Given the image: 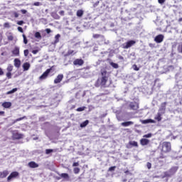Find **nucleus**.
I'll return each mask as SVG.
<instances>
[{
  "label": "nucleus",
  "mask_w": 182,
  "mask_h": 182,
  "mask_svg": "<svg viewBox=\"0 0 182 182\" xmlns=\"http://www.w3.org/2000/svg\"><path fill=\"white\" fill-rule=\"evenodd\" d=\"M100 75L101 76L97 78L95 83V87H110V85H112V80H110L109 74H107V70L105 69L101 70Z\"/></svg>",
  "instance_id": "1"
},
{
  "label": "nucleus",
  "mask_w": 182,
  "mask_h": 182,
  "mask_svg": "<svg viewBox=\"0 0 182 182\" xmlns=\"http://www.w3.org/2000/svg\"><path fill=\"white\" fill-rule=\"evenodd\" d=\"M161 153H170L171 151V143L164 141L161 144Z\"/></svg>",
  "instance_id": "2"
},
{
  "label": "nucleus",
  "mask_w": 182,
  "mask_h": 182,
  "mask_svg": "<svg viewBox=\"0 0 182 182\" xmlns=\"http://www.w3.org/2000/svg\"><path fill=\"white\" fill-rule=\"evenodd\" d=\"M55 70V65L51 66L50 68L47 69L40 77L39 80H45L48 79V77L49 76V73L50 72Z\"/></svg>",
  "instance_id": "3"
},
{
  "label": "nucleus",
  "mask_w": 182,
  "mask_h": 182,
  "mask_svg": "<svg viewBox=\"0 0 182 182\" xmlns=\"http://www.w3.org/2000/svg\"><path fill=\"white\" fill-rule=\"evenodd\" d=\"M7 73H6V76L7 79H12V70H14V65L9 64L6 68Z\"/></svg>",
  "instance_id": "4"
},
{
  "label": "nucleus",
  "mask_w": 182,
  "mask_h": 182,
  "mask_svg": "<svg viewBox=\"0 0 182 182\" xmlns=\"http://www.w3.org/2000/svg\"><path fill=\"white\" fill-rule=\"evenodd\" d=\"M133 45H136V41L133 40H130L127 41V43L123 44V49H129V48H132Z\"/></svg>",
  "instance_id": "5"
},
{
  "label": "nucleus",
  "mask_w": 182,
  "mask_h": 182,
  "mask_svg": "<svg viewBox=\"0 0 182 182\" xmlns=\"http://www.w3.org/2000/svg\"><path fill=\"white\" fill-rule=\"evenodd\" d=\"M18 176H19V172H18V171H13L7 177V181H11V180H13V178H17V177Z\"/></svg>",
  "instance_id": "6"
},
{
  "label": "nucleus",
  "mask_w": 182,
  "mask_h": 182,
  "mask_svg": "<svg viewBox=\"0 0 182 182\" xmlns=\"http://www.w3.org/2000/svg\"><path fill=\"white\" fill-rule=\"evenodd\" d=\"M129 107L130 110H139V104L136 102H130Z\"/></svg>",
  "instance_id": "7"
},
{
  "label": "nucleus",
  "mask_w": 182,
  "mask_h": 182,
  "mask_svg": "<svg viewBox=\"0 0 182 182\" xmlns=\"http://www.w3.org/2000/svg\"><path fill=\"white\" fill-rule=\"evenodd\" d=\"M154 41L156 43H161V42L164 41V36L163 34H159L155 37Z\"/></svg>",
  "instance_id": "8"
},
{
  "label": "nucleus",
  "mask_w": 182,
  "mask_h": 182,
  "mask_svg": "<svg viewBox=\"0 0 182 182\" xmlns=\"http://www.w3.org/2000/svg\"><path fill=\"white\" fill-rule=\"evenodd\" d=\"M127 147V149H132V147H139V144L136 141H130Z\"/></svg>",
  "instance_id": "9"
},
{
  "label": "nucleus",
  "mask_w": 182,
  "mask_h": 182,
  "mask_svg": "<svg viewBox=\"0 0 182 182\" xmlns=\"http://www.w3.org/2000/svg\"><path fill=\"white\" fill-rule=\"evenodd\" d=\"M85 63V61L82 59L77 58L73 61V65L75 66H82Z\"/></svg>",
  "instance_id": "10"
},
{
  "label": "nucleus",
  "mask_w": 182,
  "mask_h": 182,
  "mask_svg": "<svg viewBox=\"0 0 182 182\" xmlns=\"http://www.w3.org/2000/svg\"><path fill=\"white\" fill-rule=\"evenodd\" d=\"M63 80V74H59L56 78L54 80V83L58 85V83H60L61 80Z\"/></svg>",
  "instance_id": "11"
},
{
  "label": "nucleus",
  "mask_w": 182,
  "mask_h": 182,
  "mask_svg": "<svg viewBox=\"0 0 182 182\" xmlns=\"http://www.w3.org/2000/svg\"><path fill=\"white\" fill-rule=\"evenodd\" d=\"M23 135L22 134H19L18 132L13 134L14 140H19L21 139H23Z\"/></svg>",
  "instance_id": "12"
},
{
  "label": "nucleus",
  "mask_w": 182,
  "mask_h": 182,
  "mask_svg": "<svg viewBox=\"0 0 182 182\" xmlns=\"http://www.w3.org/2000/svg\"><path fill=\"white\" fill-rule=\"evenodd\" d=\"M28 167H30V168H38V167H39V164H38L35 161H31L28 164Z\"/></svg>",
  "instance_id": "13"
},
{
  "label": "nucleus",
  "mask_w": 182,
  "mask_h": 182,
  "mask_svg": "<svg viewBox=\"0 0 182 182\" xmlns=\"http://www.w3.org/2000/svg\"><path fill=\"white\" fill-rule=\"evenodd\" d=\"M177 170H178V167L173 166L168 171H169L171 176H174L175 173H177Z\"/></svg>",
  "instance_id": "14"
},
{
  "label": "nucleus",
  "mask_w": 182,
  "mask_h": 182,
  "mask_svg": "<svg viewBox=\"0 0 182 182\" xmlns=\"http://www.w3.org/2000/svg\"><path fill=\"white\" fill-rule=\"evenodd\" d=\"M132 124H134V122L132 121H128L121 123V126H122L123 127H129V126H132Z\"/></svg>",
  "instance_id": "15"
},
{
  "label": "nucleus",
  "mask_w": 182,
  "mask_h": 182,
  "mask_svg": "<svg viewBox=\"0 0 182 182\" xmlns=\"http://www.w3.org/2000/svg\"><path fill=\"white\" fill-rule=\"evenodd\" d=\"M11 53L14 56H19V47L16 46L11 51Z\"/></svg>",
  "instance_id": "16"
},
{
  "label": "nucleus",
  "mask_w": 182,
  "mask_h": 182,
  "mask_svg": "<svg viewBox=\"0 0 182 182\" xmlns=\"http://www.w3.org/2000/svg\"><path fill=\"white\" fill-rule=\"evenodd\" d=\"M149 143H150V140L147 139H140V144L141 146H147V144H149Z\"/></svg>",
  "instance_id": "17"
},
{
  "label": "nucleus",
  "mask_w": 182,
  "mask_h": 182,
  "mask_svg": "<svg viewBox=\"0 0 182 182\" xmlns=\"http://www.w3.org/2000/svg\"><path fill=\"white\" fill-rule=\"evenodd\" d=\"M141 122L142 123V124H147L149 123H156V121L154 119H148L141 120Z\"/></svg>",
  "instance_id": "18"
},
{
  "label": "nucleus",
  "mask_w": 182,
  "mask_h": 182,
  "mask_svg": "<svg viewBox=\"0 0 182 182\" xmlns=\"http://www.w3.org/2000/svg\"><path fill=\"white\" fill-rule=\"evenodd\" d=\"M9 174L8 170L0 171V178H5Z\"/></svg>",
  "instance_id": "19"
},
{
  "label": "nucleus",
  "mask_w": 182,
  "mask_h": 182,
  "mask_svg": "<svg viewBox=\"0 0 182 182\" xmlns=\"http://www.w3.org/2000/svg\"><path fill=\"white\" fill-rule=\"evenodd\" d=\"M2 106L4 109H9L12 106V103L11 102H4L2 103Z\"/></svg>",
  "instance_id": "20"
},
{
  "label": "nucleus",
  "mask_w": 182,
  "mask_h": 182,
  "mask_svg": "<svg viewBox=\"0 0 182 182\" xmlns=\"http://www.w3.org/2000/svg\"><path fill=\"white\" fill-rule=\"evenodd\" d=\"M30 68H31V64L29 63H24L23 64V69L24 71L29 70Z\"/></svg>",
  "instance_id": "21"
},
{
  "label": "nucleus",
  "mask_w": 182,
  "mask_h": 182,
  "mask_svg": "<svg viewBox=\"0 0 182 182\" xmlns=\"http://www.w3.org/2000/svg\"><path fill=\"white\" fill-rule=\"evenodd\" d=\"M14 66L16 68H21V60L18 58L14 59Z\"/></svg>",
  "instance_id": "22"
},
{
  "label": "nucleus",
  "mask_w": 182,
  "mask_h": 182,
  "mask_svg": "<svg viewBox=\"0 0 182 182\" xmlns=\"http://www.w3.org/2000/svg\"><path fill=\"white\" fill-rule=\"evenodd\" d=\"M161 114H160V112H158L156 116L154 117L155 120H157V122H161Z\"/></svg>",
  "instance_id": "23"
},
{
  "label": "nucleus",
  "mask_w": 182,
  "mask_h": 182,
  "mask_svg": "<svg viewBox=\"0 0 182 182\" xmlns=\"http://www.w3.org/2000/svg\"><path fill=\"white\" fill-rule=\"evenodd\" d=\"M60 177L62 178H65V180H68L69 181V174L66 173H63L60 174Z\"/></svg>",
  "instance_id": "24"
},
{
  "label": "nucleus",
  "mask_w": 182,
  "mask_h": 182,
  "mask_svg": "<svg viewBox=\"0 0 182 182\" xmlns=\"http://www.w3.org/2000/svg\"><path fill=\"white\" fill-rule=\"evenodd\" d=\"M83 14H84V11L82 9L77 11V16H78V18H82V16H83Z\"/></svg>",
  "instance_id": "25"
},
{
  "label": "nucleus",
  "mask_w": 182,
  "mask_h": 182,
  "mask_svg": "<svg viewBox=\"0 0 182 182\" xmlns=\"http://www.w3.org/2000/svg\"><path fill=\"white\" fill-rule=\"evenodd\" d=\"M109 65L114 68V69H118L119 68V64L116 63H113V62H111L109 63Z\"/></svg>",
  "instance_id": "26"
},
{
  "label": "nucleus",
  "mask_w": 182,
  "mask_h": 182,
  "mask_svg": "<svg viewBox=\"0 0 182 182\" xmlns=\"http://www.w3.org/2000/svg\"><path fill=\"white\" fill-rule=\"evenodd\" d=\"M75 50H69L67 53L65 55V56H70V55H75Z\"/></svg>",
  "instance_id": "27"
},
{
  "label": "nucleus",
  "mask_w": 182,
  "mask_h": 182,
  "mask_svg": "<svg viewBox=\"0 0 182 182\" xmlns=\"http://www.w3.org/2000/svg\"><path fill=\"white\" fill-rule=\"evenodd\" d=\"M166 177H171V174L170 173V172L168 171H165L164 173V176H163L162 178H166Z\"/></svg>",
  "instance_id": "28"
},
{
  "label": "nucleus",
  "mask_w": 182,
  "mask_h": 182,
  "mask_svg": "<svg viewBox=\"0 0 182 182\" xmlns=\"http://www.w3.org/2000/svg\"><path fill=\"white\" fill-rule=\"evenodd\" d=\"M89 124V120H85L80 124V127H86Z\"/></svg>",
  "instance_id": "29"
},
{
  "label": "nucleus",
  "mask_w": 182,
  "mask_h": 182,
  "mask_svg": "<svg viewBox=\"0 0 182 182\" xmlns=\"http://www.w3.org/2000/svg\"><path fill=\"white\" fill-rule=\"evenodd\" d=\"M15 92H18V88H14L13 90L7 92L6 95H12V93H15Z\"/></svg>",
  "instance_id": "30"
},
{
  "label": "nucleus",
  "mask_w": 182,
  "mask_h": 182,
  "mask_svg": "<svg viewBox=\"0 0 182 182\" xmlns=\"http://www.w3.org/2000/svg\"><path fill=\"white\" fill-rule=\"evenodd\" d=\"M34 36L37 39H42V36L41 35V33H39V32H36V33L34 34Z\"/></svg>",
  "instance_id": "31"
},
{
  "label": "nucleus",
  "mask_w": 182,
  "mask_h": 182,
  "mask_svg": "<svg viewBox=\"0 0 182 182\" xmlns=\"http://www.w3.org/2000/svg\"><path fill=\"white\" fill-rule=\"evenodd\" d=\"M74 174H79L80 173V168L75 167L73 168Z\"/></svg>",
  "instance_id": "32"
},
{
  "label": "nucleus",
  "mask_w": 182,
  "mask_h": 182,
  "mask_svg": "<svg viewBox=\"0 0 182 182\" xmlns=\"http://www.w3.org/2000/svg\"><path fill=\"white\" fill-rule=\"evenodd\" d=\"M59 38H60V34H57V35L55 36V41H54L55 43H58V42H59Z\"/></svg>",
  "instance_id": "33"
},
{
  "label": "nucleus",
  "mask_w": 182,
  "mask_h": 182,
  "mask_svg": "<svg viewBox=\"0 0 182 182\" xmlns=\"http://www.w3.org/2000/svg\"><path fill=\"white\" fill-rule=\"evenodd\" d=\"M23 119H26V116H23L22 117L18 118L14 121V123H16L17 122H21V120H23Z\"/></svg>",
  "instance_id": "34"
},
{
  "label": "nucleus",
  "mask_w": 182,
  "mask_h": 182,
  "mask_svg": "<svg viewBox=\"0 0 182 182\" xmlns=\"http://www.w3.org/2000/svg\"><path fill=\"white\" fill-rule=\"evenodd\" d=\"M23 43H25V45H27L28 39L26 38V36H25V34H23Z\"/></svg>",
  "instance_id": "35"
},
{
  "label": "nucleus",
  "mask_w": 182,
  "mask_h": 182,
  "mask_svg": "<svg viewBox=\"0 0 182 182\" xmlns=\"http://www.w3.org/2000/svg\"><path fill=\"white\" fill-rule=\"evenodd\" d=\"M8 41H14V36L12 34H10L9 36H7Z\"/></svg>",
  "instance_id": "36"
},
{
  "label": "nucleus",
  "mask_w": 182,
  "mask_h": 182,
  "mask_svg": "<svg viewBox=\"0 0 182 182\" xmlns=\"http://www.w3.org/2000/svg\"><path fill=\"white\" fill-rule=\"evenodd\" d=\"M100 36H102L100 34H93V36H92L94 39H99V38H100Z\"/></svg>",
  "instance_id": "37"
},
{
  "label": "nucleus",
  "mask_w": 182,
  "mask_h": 182,
  "mask_svg": "<svg viewBox=\"0 0 182 182\" xmlns=\"http://www.w3.org/2000/svg\"><path fill=\"white\" fill-rule=\"evenodd\" d=\"M86 109V107H78L76 110L77 112H83Z\"/></svg>",
  "instance_id": "38"
},
{
  "label": "nucleus",
  "mask_w": 182,
  "mask_h": 182,
  "mask_svg": "<svg viewBox=\"0 0 182 182\" xmlns=\"http://www.w3.org/2000/svg\"><path fill=\"white\" fill-rule=\"evenodd\" d=\"M50 153H53V149H46V154H50Z\"/></svg>",
  "instance_id": "39"
},
{
  "label": "nucleus",
  "mask_w": 182,
  "mask_h": 182,
  "mask_svg": "<svg viewBox=\"0 0 182 182\" xmlns=\"http://www.w3.org/2000/svg\"><path fill=\"white\" fill-rule=\"evenodd\" d=\"M167 105V102H162L161 106L162 107V109H164V110H166V106Z\"/></svg>",
  "instance_id": "40"
},
{
  "label": "nucleus",
  "mask_w": 182,
  "mask_h": 182,
  "mask_svg": "<svg viewBox=\"0 0 182 182\" xmlns=\"http://www.w3.org/2000/svg\"><path fill=\"white\" fill-rule=\"evenodd\" d=\"M116 170V166H111L109 168L108 171H114Z\"/></svg>",
  "instance_id": "41"
},
{
  "label": "nucleus",
  "mask_w": 182,
  "mask_h": 182,
  "mask_svg": "<svg viewBox=\"0 0 182 182\" xmlns=\"http://www.w3.org/2000/svg\"><path fill=\"white\" fill-rule=\"evenodd\" d=\"M17 29H18V32H21V33H23V28H22V27L18 26V27L17 28Z\"/></svg>",
  "instance_id": "42"
},
{
  "label": "nucleus",
  "mask_w": 182,
  "mask_h": 182,
  "mask_svg": "<svg viewBox=\"0 0 182 182\" xmlns=\"http://www.w3.org/2000/svg\"><path fill=\"white\" fill-rule=\"evenodd\" d=\"M29 55V50H24V56H28Z\"/></svg>",
  "instance_id": "43"
},
{
  "label": "nucleus",
  "mask_w": 182,
  "mask_h": 182,
  "mask_svg": "<svg viewBox=\"0 0 182 182\" xmlns=\"http://www.w3.org/2000/svg\"><path fill=\"white\" fill-rule=\"evenodd\" d=\"M146 167L149 168V170H150V168H151V163L147 162Z\"/></svg>",
  "instance_id": "44"
},
{
  "label": "nucleus",
  "mask_w": 182,
  "mask_h": 182,
  "mask_svg": "<svg viewBox=\"0 0 182 182\" xmlns=\"http://www.w3.org/2000/svg\"><path fill=\"white\" fill-rule=\"evenodd\" d=\"M133 69L134 70H136V71L139 70V68L137 67L136 64L133 65Z\"/></svg>",
  "instance_id": "45"
},
{
  "label": "nucleus",
  "mask_w": 182,
  "mask_h": 182,
  "mask_svg": "<svg viewBox=\"0 0 182 182\" xmlns=\"http://www.w3.org/2000/svg\"><path fill=\"white\" fill-rule=\"evenodd\" d=\"M4 28H11V26L9 25V23H5L4 24Z\"/></svg>",
  "instance_id": "46"
},
{
  "label": "nucleus",
  "mask_w": 182,
  "mask_h": 182,
  "mask_svg": "<svg viewBox=\"0 0 182 182\" xmlns=\"http://www.w3.org/2000/svg\"><path fill=\"white\" fill-rule=\"evenodd\" d=\"M79 166V162H74L73 164V167H77Z\"/></svg>",
  "instance_id": "47"
},
{
  "label": "nucleus",
  "mask_w": 182,
  "mask_h": 182,
  "mask_svg": "<svg viewBox=\"0 0 182 182\" xmlns=\"http://www.w3.org/2000/svg\"><path fill=\"white\" fill-rule=\"evenodd\" d=\"M144 137H146V139H149V138L151 137V134H145V135H144Z\"/></svg>",
  "instance_id": "48"
},
{
  "label": "nucleus",
  "mask_w": 182,
  "mask_h": 182,
  "mask_svg": "<svg viewBox=\"0 0 182 182\" xmlns=\"http://www.w3.org/2000/svg\"><path fill=\"white\" fill-rule=\"evenodd\" d=\"M33 5H34V6H40L41 2H39V1L35 2V3L33 4Z\"/></svg>",
  "instance_id": "49"
},
{
  "label": "nucleus",
  "mask_w": 182,
  "mask_h": 182,
  "mask_svg": "<svg viewBox=\"0 0 182 182\" xmlns=\"http://www.w3.org/2000/svg\"><path fill=\"white\" fill-rule=\"evenodd\" d=\"M45 31L46 32V33L49 34L50 33V32H52V30H50V28H46Z\"/></svg>",
  "instance_id": "50"
},
{
  "label": "nucleus",
  "mask_w": 182,
  "mask_h": 182,
  "mask_svg": "<svg viewBox=\"0 0 182 182\" xmlns=\"http://www.w3.org/2000/svg\"><path fill=\"white\" fill-rule=\"evenodd\" d=\"M14 18H18L19 17V14H18L17 12H14Z\"/></svg>",
  "instance_id": "51"
},
{
  "label": "nucleus",
  "mask_w": 182,
  "mask_h": 182,
  "mask_svg": "<svg viewBox=\"0 0 182 182\" xmlns=\"http://www.w3.org/2000/svg\"><path fill=\"white\" fill-rule=\"evenodd\" d=\"M38 52H39V50H32V53H33V55H36V53H38Z\"/></svg>",
  "instance_id": "52"
},
{
  "label": "nucleus",
  "mask_w": 182,
  "mask_h": 182,
  "mask_svg": "<svg viewBox=\"0 0 182 182\" xmlns=\"http://www.w3.org/2000/svg\"><path fill=\"white\" fill-rule=\"evenodd\" d=\"M21 12L23 15H25V14H26V13L28 12V11H26V10H25V9H21Z\"/></svg>",
  "instance_id": "53"
},
{
  "label": "nucleus",
  "mask_w": 182,
  "mask_h": 182,
  "mask_svg": "<svg viewBox=\"0 0 182 182\" xmlns=\"http://www.w3.org/2000/svg\"><path fill=\"white\" fill-rule=\"evenodd\" d=\"M24 22L23 21H19L17 22V25H23Z\"/></svg>",
  "instance_id": "54"
},
{
  "label": "nucleus",
  "mask_w": 182,
  "mask_h": 182,
  "mask_svg": "<svg viewBox=\"0 0 182 182\" xmlns=\"http://www.w3.org/2000/svg\"><path fill=\"white\" fill-rule=\"evenodd\" d=\"M164 153L161 152V155L159 156V159H166V156L163 154Z\"/></svg>",
  "instance_id": "55"
},
{
  "label": "nucleus",
  "mask_w": 182,
  "mask_h": 182,
  "mask_svg": "<svg viewBox=\"0 0 182 182\" xmlns=\"http://www.w3.org/2000/svg\"><path fill=\"white\" fill-rule=\"evenodd\" d=\"M159 4H164L166 2V0H158Z\"/></svg>",
  "instance_id": "56"
},
{
  "label": "nucleus",
  "mask_w": 182,
  "mask_h": 182,
  "mask_svg": "<svg viewBox=\"0 0 182 182\" xmlns=\"http://www.w3.org/2000/svg\"><path fill=\"white\" fill-rule=\"evenodd\" d=\"M4 75V70L0 68V76H2Z\"/></svg>",
  "instance_id": "57"
},
{
  "label": "nucleus",
  "mask_w": 182,
  "mask_h": 182,
  "mask_svg": "<svg viewBox=\"0 0 182 182\" xmlns=\"http://www.w3.org/2000/svg\"><path fill=\"white\" fill-rule=\"evenodd\" d=\"M60 15H61V16H63V15H65V11H60L59 12Z\"/></svg>",
  "instance_id": "58"
},
{
  "label": "nucleus",
  "mask_w": 182,
  "mask_h": 182,
  "mask_svg": "<svg viewBox=\"0 0 182 182\" xmlns=\"http://www.w3.org/2000/svg\"><path fill=\"white\" fill-rule=\"evenodd\" d=\"M5 114V112L4 111H0V115L4 116Z\"/></svg>",
  "instance_id": "59"
},
{
  "label": "nucleus",
  "mask_w": 182,
  "mask_h": 182,
  "mask_svg": "<svg viewBox=\"0 0 182 182\" xmlns=\"http://www.w3.org/2000/svg\"><path fill=\"white\" fill-rule=\"evenodd\" d=\"M125 174H130V171H129V170H127L124 171Z\"/></svg>",
  "instance_id": "60"
},
{
  "label": "nucleus",
  "mask_w": 182,
  "mask_h": 182,
  "mask_svg": "<svg viewBox=\"0 0 182 182\" xmlns=\"http://www.w3.org/2000/svg\"><path fill=\"white\" fill-rule=\"evenodd\" d=\"M119 59H120L121 60H123V59H124V58H123V56L120 55V56L119 57Z\"/></svg>",
  "instance_id": "61"
}]
</instances>
